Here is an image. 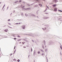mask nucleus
<instances>
[{"label": "nucleus", "mask_w": 62, "mask_h": 62, "mask_svg": "<svg viewBox=\"0 0 62 62\" xmlns=\"http://www.w3.org/2000/svg\"><path fill=\"white\" fill-rule=\"evenodd\" d=\"M25 15L26 17H27V16H28V15L27 14H25Z\"/></svg>", "instance_id": "2eb2a0df"}, {"label": "nucleus", "mask_w": 62, "mask_h": 62, "mask_svg": "<svg viewBox=\"0 0 62 62\" xmlns=\"http://www.w3.org/2000/svg\"><path fill=\"white\" fill-rule=\"evenodd\" d=\"M8 8H9L8 7H7V9H8Z\"/></svg>", "instance_id": "680f3d73"}, {"label": "nucleus", "mask_w": 62, "mask_h": 62, "mask_svg": "<svg viewBox=\"0 0 62 62\" xmlns=\"http://www.w3.org/2000/svg\"><path fill=\"white\" fill-rule=\"evenodd\" d=\"M47 8L48 9H49V7H47Z\"/></svg>", "instance_id": "bf43d9fd"}, {"label": "nucleus", "mask_w": 62, "mask_h": 62, "mask_svg": "<svg viewBox=\"0 0 62 62\" xmlns=\"http://www.w3.org/2000/svg\"><path fill=\"white\" fill-rule=\"evenodd\" d=\"M21 15L22 16H23V13H22L21 14Z\"/></svg>", "instance_id": "b1692460"}, {"label": "nucleus", "mask_w": 62, "mask_h": 62, "mask_svg": "<svg viewBox=\"0 0 62 62\" xmlns=\"http://www.w3.org/2000/svg\"><path fill=\"white\" fill-rule=\"evenodd\" d=\"M35 50H34V51L33 52V54L34 55H35V54H36V53H35Z\"/></svg>", "instance_id": "423d86ee"}, {"label": "nucleus", "mask_w": 62, "mask_h": 62, "mask_svg": "<svg viewBox=\"0 0 62 62\" xmlns=\"http://www.w3.org/2000/svg\"><path fill=\"white\" fill-rule=\"evenodd\" d=\"M12 36L13 37H15V35L14 34Z\"/></svg>", "instance_id": "72a5a7b5"}, {"label": "nucleus", "mask_w": 62, "mask_h": 62, "mask_svg": "<svg viewBox=\"0 0 62 62\" xmlns=\"http://www.w3.org/2000/svg\"><path fill=\"white\" fill-rule=\"evenodd\" d=\"M46 51H47V49L46 48L45 52H46Z\"/></svg>", "instance_id": "5fc2aeb1"}, {"label": "nucleus", "mask_w": 62, "mask_h": 62, "mask_svg": "<svg viewBox=\"0 0 62 62\" xmlns=\"http://www.w3.org/2000/svg\"><path fill=\"white\" fill-rule=\"evenodd\" d=\"M37 18H39V16H37Z\"/></svg>", "instance_id": "0e129e2a"}, {"label": "nucleus", "mask_w": 62, "mask_h": 62, "mask_svg": "<svg viewBox=\"0 0 62 62\" xmlns=\"http://www.w3.org/2000/svg\"><path fill=\"white\" fill-rule=\"evenodd\" d=\"M45 28V30H46V27H45V28Z\"/></svg>", "instance_id": "8fccbe9b"}, {"label": "nucleus", "mask_w": 62, "mask_h": 62, "mask_svg": "<svg viewBox=\"0 0 62 62\" xmlns=\"http://www.w3.org/2000/svg\"><path fill=\"white\" fill-rule=\"evenodd\" d=\"M16 24H19V23H16Z\"/></svg>", "instance_id": "c9c22d12"}, {"label": "nucleus", "mask_w": 62, "mask_h": 62, "mask_svg": "<svg viewBox=\"0 0 62 62\" xmlns=\"http://www.w3.org/2000/svg\"><path fill=\"white\" fill-rule=\"evenodd\" d=\"M8 24H9V25H11V23H8Z\"/></svg>", "instance_id": "4c0bfd02"}, {"label": "nucleus", "mask_w": 62, "mask_h": 62, "mask_svg": "<svg viewBox=\"0 0 62 62\" xmlns=\"http://www.w3.org/2000/svg\"><path fill=\"white\" fill-rule=\"evenodd\" d=\"M40 51H41V52H44V51H43V50L40 49Z\"/></svg>", "instance_id": "ddd939ff"}, {"label": "nucleus", "mask_w": 62, "mask_h": 62, "mask_svg": "<svg viewBox=\"0 0 62 62\" xmlns=\"http://www.w3.org/2000/svg\"><path fill=\"white\" fill-rule=\"evenodd\" d=\"M24 7H25V6H23V7H22V8H24Z\"/></svg>", "instance_id": "c756f323"}, {"label": "nucleus", "mask_w": 62, "mask_h": 62, "mask_svg": "<svg viewBox=\"0 0 62 62\" xmlns=\"http://www.w3.org/2000/svg\"><path fill=\"white\" fill-rule=\"evenodd\" d=\"M10 21V19H8V21Z\"/></svg>", "instance_id": "c03bdc74"}, {"label": "nucleus", "mask_w": 62, "mask_h": 62, "mask_svg": "<svg viewBox=\"0 0 62 62\" xmlns=\"http://www.w3.org/2000/svg\"><path fill=\"white\" fill-rule=\"evenodd\" d=\"M32 42H34V40H32Z\"/></svg>", "instance_id": "e2e57ef3"}, {"label": "nucleus", "mask_w": 62, "mask_h": 62, "mask_svg": "<svg viewBox=\"0 0 62 62\" xmlns=\"http://www.w3.org/2000/svg\"><path fill=\"white\" fill-rule=\"evenodd\" d=\"M48 26V25H44L45 26Z\"/></svg>", "instance_id": "aec40b11"}, {"label": "nucleus", "mask_w": 62, "mask_h": 62, "mask_svg": "<svg viewBox=\"0 0 62 62\" xmlns=\"http://www.w3.org/2000/svg\"><path fill=\"white\" fill-rule=\"evenodd\" d=\"M42 47L43 49H44V45H42Z\"/></svg>", "instance_id": "f8f14e48"}, {"label": "nucleus", "mask_w": 62, "mask_h": 62, "mask_svg": "<svg viewBox=\"0 0 62 62\" xmlns=\"http://www.w3.org/2000/svg\"><path fill=\"white\" fill-rule=\"evenodd\" d=\"M35 5L34 6V7H38V5Z\"/></svg>", "instance_id": "393cba45"}, {"label": "nucleus", "mask_w": 62, "mask_h": 62, "mask_svg": "<svg viewBox=\"0 0 62 62\" xmlns=\"http://www.w3.org/2000/svg\"><path fill=\"white\" fill-rule=\"evenodd\" d=\"M15 12V10H14L13 11V13H14V12Z\"/></svg>", "instance_id": "a19ab883"}, {"label": "nucleus", "mask_w": 62, "mask_h": 62, "mask_svg": "<svg viewBox=\"0 0 62 62\" xmlns=\"http://www.w3.org/2000/svg\"><path fill=\"white\" fill-rule=\"evenodd\" d=\"M38 11H39V10H38L37 12L36 13H37V14H38Z\"/></svg>", "instance_id": "de8ad7c7"}, {"label": "nucleus", "mask_w": 62, "mask_h": 62, "mask_svg": "<svg viewBox=\"0 0 62 62\" xmlns=\"http://www.w3.org/2000/svg\"><path fill=\"white\" fill-rule=\"evenodd\" d=\"M42 4H41L40 5V7H42Z\"/></svg>", "instance_id": "f704fd0d"}, {"label": "nucleus", "mask_w": 62, "mask_h": 62, "mask_svg": "<svg viewBox=\"0 0 62 62\" xmlns=\"http://www.w3.org/2000/svg\"><path fill=\"white\" fill-rule=\"evenodd\" d=\"M37 3V2H35L34 3H33L31 5V6H32V5H34V4H35V3Z\"/></svg>", "instance_id": "9b49d317"}, {"label": "nucleus", "mask_w": 62, "mask_h": 62, "mask_svg": "<svg viewBox=\"0 0 62 62\" xmlns=\"http://www.w3.org/2000/svg\"><path fill=\"white\" fill-rule=\"evenodd\" d=\"M5 26H6V25H5L4 26V27H5Z\"/></svg>", "instance_id": "052dcab7"}, {"label": "nucleus", "mask_w": 62, "mask_h": 62, "mask_svg": "<svg viewBox=\"0 0 62 62\" xmlns=\"http://www.w3.org/2000/svg\"><path fill=\"white\" fill-rule=\"evenodd\" d=\"M6 5L4 4L3 6V7H5V5Z\"/></svg>", "instance_id": "864d4df0"}, {"label": "nucleus", "mask_w": 62, "mask_h": 62, "mask_svg": "<svg viewBox=\"0 0 62 62\" xmlns=\"http://www.w3.org/2000/svg\"><path fill=\"white\" fill-rule=\"evenodd\" d=\"M17 20H18V21H21V19H20V20H19V19H17Z\"/></svg>", "instance_id": "58836bf2"}, {"label": "nucleus", "mask_w": 62, "mask_h": 62, "mask_svg": "<svg viewBox=\"0 0 62 62\" xmlns=\"http://www.w3.org/2000/svg\"><path fill=\"white\" fill-rule=\"evenodd\" d=\"M14 61H16V59H13Z\"/></svg>", "instance_id": "4be33fe9"}, {"label": "nucleus", "mask_w": 62, "mask_h": 62, "mask_svg": "<svg viewBox=\"0 0 62 62\" xmlns=\"http://www.w3.org/2000/svg\"><path fill=\"white\" fill-rule=\"evenodd\" d=\"M22 27L23 29H25V25H23L22 26Z\"/></svg>", "instance_id": "f03ea898"}, {"label": "nucleus", "mask_w": 62, "mask_h": 62, "mask_svg": "<svg viewBox=\"0 0 62 62\" xmlns=\"http://www.w3.org/2000/svg\"><path fill=\"white\" fill-rule=\"evenodd\" d=\"M8 30L7 29V30H5L4 31H5V32H8Z\"/></svg>", "instance_id": "9d476101"}, {"label": "nucleus", "mask_w": 62, "mask_h": 62, "mask_svg": "<svg viewBox=\"0 0 62 62\" xmlns=\"http://www.w3.org/2000/svg\"><path fill=\"white\" fill-rule=\"evenodd\" d=\"M45 45V41L44 40L43 41Z\"/></svg>", "instance_id": "f3484780"}, {"label": "nucleus", "mask_w": 62, "mask_h": 62, "mask_svg": "<svg viewBox=\"0 0 62 62\" xmlns=\"http://www.w3.org/2000/svg\"><path fill=\"white\" fill-rule=\"evenodd\" d=\"M60 19H61V18H59V19H58V20H60Z\"/></svg>", "instance_id": "338daca9"}, {"label": "nucleus", "mask_w": 62, "mask_h": 62, "mask_svg": "<svg viewBox=\"0 0 62 62\" xmlns=\"http://www.w3.org/2000/svg\"><path fill=\"white\" fill-rule=\"evenodd\" d=\"M28 36H31V34H28Z\"/></svg>", "instance_id": "09e8293b"}, {"label": "nucleus", "mask_w": 62, "mask_h": 62, "mask_svg": "<svg viewBox=\"0 0 62 62\" xmlns=\"http://www.w3.org/2000/svg\"><path fill=\"white\" fill-rule=\"evenodd\" d=\"M38 54H40V52L38 51Z\"/></svg>", "instance_id": "412c9836"}, {"label": "nucleus", "mask_w": 62, "mask_h": 62, "mask_svg": "<svg viewBox=\"0 0 62 62\" xmlns=\"http://www.w3.org/2000/svg\"><path fill=\"white\" fill-rule=\"evenodd\" d=\"M23 47L24 48H26V47H25V46H23Z\"/></svg>", "instance_id": "603ef678"}, {"label": "nucleus", "mask_w": 62, "mask_h": 62, "mask_svg": "<svg viewBox=\"0 0 62 62\" xmlns=\"http://www.w3.org/2000/svg\"><path fill=\"white\" fill-rule=\"evenodd\" d=\"M45 13L46 14H48V13Z\"/></svg>", "instance_id": "3c124183"}, {"label": "nucleus", "mask_w": 62, "mask_h": 62, "mask_svg": "<svg viewBox=\"0 0 62 62\" xmlns=\"http://www.w3.org/2000/svg\"><path fill=\"white\" fill-rule=\"evenodd\" d=\"M42 55H44V53H43L42 54Z\"/></svg>", "instance_id": "79ce46f5"}, {"label": "nucleus", "mask_w": 62, "mask_h": 62, "mask_svg": "<svg viewBox=\"0 0 62 62\" xmlns=\"http://www.w3.org/2000/svg\"><path fill=\"white\" fill-rule=\"evenodd\" d=\"M53 1L54 2H55L56 3V2H58L57 0H53Z\"/></svg>", "instance_id": "0eeeda50"}, {"label": "nucleus", "mask_w": 62, "mask_h": 62, "mask_svg": "<svg viewBox=\"0 0 62 62\" xmlns=\"http://www.w3.org/2000/svg\"><path fill=\"white\" fill-rule=\"evenodd\" d=\"M27 6H31V5H30L29 4H27Z\"/></svg>", "instance_id": "6ab92c4d"}, {"label": "nucleus", "mask_w": 62, "mask_h": 62, "mask_svg": "<svg viewBox=\"0 0 62 62\" xmlns=\"http://www.w3.org/2000/svg\"><path fill=\"white\" fill-rule=\"evenodd\" d=\"M25 9H24V10H27V8H25Z\"/></svg>", "instance_id": "49530a36"}, {"label": "nucleus", "mask_w": 62, "mask_h": 62, "mask_svg": "<svg viewBox=\"0 0 62 62\" xmlns=\"http://www.w3.org/2000/svg\"><path fill=\"white\" fill-rule=\"evenodd\" d=\"M17 37L18 38H20V37H21V36H20L19 35Z\"/></svg>", "instance_id": "a878e982"}, {"label": "nucleus", "mask_w": 62, "mask_h": 62, "mask_svg": "<svg viewBox=\"0 0 62 62\" xmlns=\"http://www.w3.org/2000/svg\"><path fill=\"white\" fill-rule=\"evenodd\" d=\"M16 39H17V38H14V39L15 40H16Z\"/></svg>", "instance_id": "473e14b6"}, {"label": "nucleus", "mask_w": 62, "mask_h": 62, "mask_svg": "<svg viewBox=\"0 0 62 62\" xmlns=\"http://www.w3.org/2000/svg\"><path fill=\"white\" fill-rule=\"evenodd\" d=\"M20 61V60L19 59H18V60H17V62H19Z\"/></svg>", "instance_id": "a211bd4d"}, {"label": "nucleus", "mask_w": 62, "mask_h": 62, "mask_svg": "<svg viewBox=\"0 0 62 62\" xmlns=\"http://www.w3.org/2000/svg\"><path fill=\"white\" fill-rule=\"evenodd\" d=\"M56 6V4H54L53 5V7H55Z\"/></svg>", "instance_id": "1a4fd4ad"}, {"label": "nucleus", "mask_w": 62, "mask_h": 62, "mask_svg": "<svg viewBox=\"0 0 62 62\" xmlns=\"http://www.w3.org/2000/svg\"><path fill=\"white\" fill-rule=\"evenodd\" d=\"M46 10H47V8H46Z\"/></svg>", "instance_id": "69168bd1"}, {"label": "nucleus", "mask_w": 62, "mask_h": 62, "mask_svg": "<svg viewBox=\"0 0 62 62\" xmlns=\"http://www.w3.org/2000/svg\"><path fill=\"white\" fill-rule=\"evenodd\" d=\"M57 8H56L54 9V11L55 12L57 11Z\"/></svg>", "instance_id": "7ed1b4c3"}, {"label": "nucleus", "mask_w": 62, "mask_h": 62, "mask_svg": "<svg viewBox=\"0 0 62 62\" xmlns=\"http://www.w3.org/2000/svg\"><path fill=\"white\" fill-rule=\"evenodd\" d=\"M46 11V9H45V10L44 12H45V11Z\"/></svg>", "instance_id": "4d7b16f0"}, {"label": "nucleus", "mask_w": 62, "mask_h": 62, "mask_svg": "<svg viewBox=\"0 0 62 62\" xmlns=\"http://www.w3.org/2000/svg\"><path fill=\"white\" fill-rule=\"evenodd\" d=\"M21 24V23H18V24Z\"/></svg>", "instance_id": "13d9d810"}, {"label": "nucleus", "mask_w": 62, "mask_h": 62, "mask_svg": "<svg viewBox=\"0 0 62 62\" xmlns=\"http://www.w3.org/2000/svg\"><path fill=\"white\" fill-rule=\"evenodd\" d=\"M16 49L14 51V54H15V52H16Z\"/></svg>", "instance_id": "7c9ffc66"}, {"label": "nucleus", "mask_w": 62, "mask_h": 62, "mask_svg": "<svg viewBox=\"0 0 62 62\" xmlns=\"http://www.w3.org/2000/svg\"><path fill=\"white\" fill-rule=\"evenodd\" d=\"M40 4H39V6H40Z\"/></svg>", "instance_id": "6e6d98bb"}, {"label": "nucleus", "mask_w": 62, "mask_h": 62, "mask_svg": "<svg viewBox=\"0 0 62 62\" xmlns=\"http://www.w3.org/2000/svg\"><path fill=\"white\" fill-rule=\"evenodd\" d=\"M18 1H16L15 2V4H16L17 3H18Z\"/></svg>", "instance_id": "dca6fc26"}, {"label": "nucleus", "mask_w": 62, "mask_h": 62, "mask_svg": "<svg viewBox=\"0 0 62 62\" xmlns=\"http://www.w3.org/2000/svg\"><path fill=\"white\" fill-rule=\"evenodd\" d=\"M42 29H43V30L44 31H45V29H44V28H42Z\"/></svg>", "instance_id": "bb28decb"}, {"label": "nucleus", "mask_w": 62, "mask_h": 62, "mask_svg": "<svg viewBox=\"0 0 62 62\" xmlns=\"http://www.w3.org/2000/svg\"><path fill=\"white\" fill-rule=\"evenodd\" d=\"M31 16H35V17H36V16H35V15L34 14H31Z\"/></svg>", "instance_id": "39448f33"}, {"label": "nucleus", "mask_w": 62, "mask_h": 62, "mask_svg": "<svg viewBox=\"0 0 62 62\" xmlns=\"http://www.w3.org/2000/svg\"><path fill=\"white\" fill-rule=\"evenodd\" d=\"M22 39H18V40H17V41H20V40H21Z\"/></svg>", "instance_id": "4468645a"}, {"label": "nucleus", "mask_w": 62, "mask_h": 62, "mask_svg": "<svg viewBox=\"0 0 62 62\" xmlns=\"http://www.w3.org/2000/svg\"><path fill=\"white\" fill-rule=\"evenodd\" d=\"M7 26H8V27H9V28H12V27H10L9 26H8V25Z\"/></svg>", "instance_id": "c85d7f7f"}, {"label": "nucleus", "mask_w": 62, "mask_h": 62, "mask_svg": "<svg viewBox=\"0 0 62 62\" xmlns=\"http://www.w3.org/2000/svg\"><path fill=\"white\" fill-rule=\"evenodd\" d=\"M24 35H28V34H24Z\"/></svg>", "instance_id": "37998d69"}, {"label": "nucleus", "mask_w": 62, "mask_h": 62, "mask_svg": "<svg viewBox=\"0 0 62 62\" xmlns=\"http://www.w3.org/2000/svg\"><path fill=\"white\" fill-rule=\"evenodd\" d=\"M43 18L44 19H49V17H47L46 16H44L43 17Z\"/></svg>", "instance_id": "f257e3e1"}, {"label": "nucleus", "mask_w": 62, "mask_h": 62, "mask_svg": "<svg viewBox=\"0 0 62 62\" xmlns=\"http://www.w3.org/2000/svg\"><path fill=\"white\" fill-rule=\"evenodd\" d=\"M53 44V42L52 41H50V42H49V45H52Z\"/></svg>", "instance_id": "20e7f679"}, {"label": "nucleus", "mask_w": 62, "mask_h": 62, "mask_svg": "<svg viewBox=\"0 0 62 62\" xmlns=\"http://www.w3.org/2000/svg\"><path fill=\"white\" fill-rule=\"evenodd\" d=\"M12 54H10V56H11V55H12Z\"/></svg>", "instance_id": "a18cd8bd"}, {"label": "nucleus", "mask_w": 62, "mask_h": 62, "mask_svg": "<svg viewBox=\"0 0 62 62\" xmlns=\"http://www.w3.org/2000/svg\"><path fill=\"white\" fill-rule=\"evenodd\" d=\"M19 2H22V0H20L19 1Z\"/></svg>", "instance_id": "e433bc0d"}, {"label": "nucleus", "mask_w": 62, "mask_h": 62, "mask_svg": "<svg viewBox=\"0 0 62 62\" xmlns=\"http://www.w3.org/2000/svg\"><path fill=\"white\" fill-rule=\"evenodd\" d=\"M17 8H20V7H19L18 6L17 7Z\"/></svg>", "instance_id": "ea45409f"}, {"label": "nucleus", "mask_w": 62, "mask_h": 62, "mask_svg": "<svg viewBox=\"0 0 62 62\" xmlns=\"http://www.w3.org/2000/svg\"><path fill=\"white\" fill-rule=\"evenodd\" d=\"M25 40V41H26L27 42V40Z\"/></svg>", "instance_id": "774afa93"}, {"label": "nucleus", "mask_w": 62, "mask_h": 62, "mask_svg": "<svg viewBox=\"0 0 62 62\" xmlns=\"http://www.w3.org/2000/svg\"><path fill=\"white\" fill-rule=\"evenodd\" d=\"M27 8V10H30V8Z\"/></svg>", "instance_id": "6e6552de"}, {"label": "nucleus", "mask_w": 62, "mask_h": 62, "mask_svg": "<svg viewBox=\"0 0 62 62\" xmlns=\"http://www.w3.org/2000/svg\"><path fill=\"white\" fill-rule=\"evenodd\" d=\"M58 11H59L60 12H62V11L61 10H58Z\"/></svg>", "instance_id": "5701e85b"}, {"label": "nucleus", "mask_w": 62, "mask_h": 62, "mask_svg": "<svg viewBox=\"0 0 62 62\" xmlns=\"http://www.w3.org/2000/svg\"><path fill=\"white\" fill-rule=\"evenodd\" d=\"M32 51H33V50L32 49V47L31 48V52H32Z\"/></svg>", "instance_id": "cd10ccee"}, {"label": "nucleus", "mask_w": 62, "mask_h": 62, "mask_svg": "<svg viewBox=\"0 0 62 62\" xmlns=\"http://www.w3.org/2000/svg\"><path fill=\"white\" fill-rule=\"evenodd\" d=\"M60 48L61 49V50H62V46H60Z\"/></svg>", "instance_id": "2f4dec72"}]
</instances>
